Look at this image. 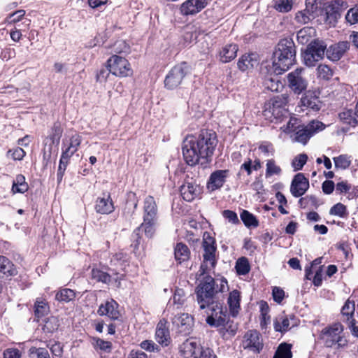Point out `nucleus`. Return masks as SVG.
<instances>
[{"label":"nucleus","instance_id":"1","mask_svg":"<svg viewBox=\"0 0 358 358\" xmlns=\"http://www.w3.org/2000/svg\"><path fill=\"white\" fill-rule=\"evenodd\" d=\"M217 144L216 133L212 130H201L197 135L187 136L182 142L184 160L189 166L199 164L206 168L212 162Z\"/></svg>","mask_w":358,"mask_h":358},{"label":"nucleus","instance_id":"2","mask_svg":"<svg viewBox=\"0 0 358 358\" xmlns=\"http://www.w3.org/2000/svg\"><path fill=\"white\" fill-rule=\"evenodd\" d=\"M227 286V281L224 278L215 280L209 275L203 276L195 289L199 309L204 310L219 303L217 294L224 292Z\"/></svg>","mask_w":358,"mask_h":358},{"label":"nucleus","instance_id":"3","mask_svg":"<svg viewBox=\"0 0 358 358\" xmlns=\"http://www.w3.org/2000/svg\"><path fill=\"white\" fill-rule=\"evenodd\" d=\"M295 45L291 38L281 39L273 54V69L275 74H282L295 62Z\"/></svg>","mask_w":358,"mask_h":358},{"label":"nucleus","instance_id":"4","mask_svg":"<svg viewBox=\"0 0 358 358\" xmlns=\"http://www.w3.org/2000/svg\"><path fill=\"white\" fill-rule=\"evenodd\" d=\"M289 96L282 94L271 98L264 104V115L271 122H280L288 112L286 108Z\"/></svg>","mask_w":358,"mask_h":358},{"label":"nucleus","instance_id":"5","mask_svg":"<svg viewBox=\"0 0 358 358\" xmlns=\"http://www.w3.org/2000/svg\"><path fill=\"white\" fill-rule=\"evenodd\" d=\"M202 247L203 248V262L201 264L198 271L199 277L204 275L208 269L214 268L216 264L215 252L216 245L215 241L210 234L205 232L203 236Z\"/></svg>","mask_w":358,"mask_h":358},{"label":"nucleus","instance_id":"6","mask_svg":"<svg viewBox=\"0 0 358 358\" xmlns=\"http://www.w3.org/2000/svg\"><path fill=\"white\" fill-rule=\"evenodd\" d=\"M180 352L184 358H217L213 350L202 347L192 338L180 345Z\"/></svg>","mask_w":358,"mask_h":358},{"label":"nucleus","instance_id":"7","mask_svg":"<svg viewBox=\"0 0 358 358\" xmlns=\"http://www.w3.org/2000/svg\"><path fill=\"white\" fill-rule=\"evenodd\" d=\"M326 50L327 44L324 41L320 39L312 41L303 54L305 64L309 67L315 66L318 61L324 58Z\"/></svg>","mask_w":358,"mask_h":358},{"label":"nucleus","instance_id":"8","mask_svg":"<svg viewBox=\"0 0 358 358\" xmlns=\"http://www.w3.org/2000/svg\"><path fill=\"white\" fill-rule=\"evenodd\" d=\"M343 328L341 324L324 328L322 331V339L327 348L336 347V348L347 345V340L342 335Z\"/></svg>","mask_w":358,"mask_h":358},{"label":"nucleus","instance_id":"9","mask_svg":"<svg viewBox=\"0 0 358 358\" xmlns=\"http://www.w3.org/2000/svg\"><path fill=\"white\" fill-rule=\"evenodd\" d=\"M109 71L115 76L124 78L133 74L130 63L124 57L114 55L107 60Z\"/></svg>","mask_w":358,"mask_h":358},{"label":"nucleus","instance_id":"10","mask_svg":"<svg viewBox=\"0 0 358 358\" xmlns=\"http://www.w3.org/2000/svg\"><path fill=\"white\" fill-rule=\"evenodd\" d=\"M189 73V67L186 62H182L173 66L164 80L165 87L168 90L177 88L182 84L185 76Z\"/></svg>","mask_w":358,"mask_h":358},{"label":"nucleus","instance_id":"11","mask_svg":"<svg viewBox=\"0 0 358 358\" xmlns=\"http://www.w3.org/2000/svg\"><path fill=\"white\" fill-rule=\"evenodd\" d=\"M324 128L325 125L322 122L313 120L296 131L295 139L299 143L306 144L311 136Z\"/></svg>","mask_w":358,"mask_h":358},{"label":"nucleus","instance_id":"12","mask_svg":"<svg viewBox=\"0 0 358 358\" xmlns=\"http://www.w3.org/2000/svg\"><path fill=\"white\" fill-rule=\"evenodd\" d=\"M303 69L298 68L287 75L288 86L296 94H300L307 88L308 82L302 76Z\"/></svg>","mask_w":358,"mask_h":358},{"label":"nucleus","instance_id":"13","mask_svg":"<svg viewBox=\"0 0 358 358\" xmlns=\"http://www.w3.org/2000/svg\"><path fill=\"white\" fill-rule=\"evenodd\" d=\"M211 310V314L206 320V323L210 327H220L229 318L227 309L223 310L222 304L219 302L208 308Z\"/></svg>","mask_w":358,"mask_h":358},{"label":"nucleus","instance_id":"14","mask_svg":"<svg viewBox=\"0 0 358 358\" xmlns=\"http://www.w3.org/2000/svg\"><path fill=\"white\" fill-rule=\"evenodd\" d=\"M242 345L244 349L259 353L264 346L261 334L256 330L248 331L243 336Z\"/></svg>","mask_w":358,"mask_h":358},{"label":"nucleus","instance_id":"15","mask_svg":"<svg viewBox=\"0 0 358 358\" xmlns=\"http://www.w3.org/2000/svg\"><path fill=\"white\" fill-rule=\"evenodd\" d=\"M208 4V0H186L180 7L182 15H194L201 11Z\"/></svg>","mask_w":358,"mask_h":358},{"label":"nucleus","instance_id":"16","mask_svg":"<svg viewBox=\"0 0 358 358\" xmlns=\"http://www.w3.org/2000/svg\"><path fill=\"white\" fill-rule=\"evenodd\" d=\"M297 325V321L294 315H279L273 321V327L275 331L285 333Z\"/></svg>","mask_w":358,"mask_h":358},{"label":"nucleus","instance_id":"17","mask_svg":"<svg viewBox=\"0 0 358 358\" xmlns=\"http://www.w3.org/2000/svg\"><path fill=\"white\" fill-rule=\"evenodd\" d=\"M309 187L308 180L303 173H297L293 178L290 187L292 194L294 197H299L305 194Z\"/></svg>","mask_w":358,"mask_h":358},{"label":"nucleus","instance_id":"18","mask_svg":"<svg viewBox=\"0 0 358 358\" xmlns=\"http://www.w3.org/2000/svg\"><path fill=\"white\" fill-rule=\"evenodd\" d=\"M173 324L178 328L180 333L187 335L192 331L194 320L190 315L182 313L173 317Z\"/></svg>","mask_w":358,"mask_h":358},{"label":"nucleus","instance_id":"19","mask_svg":"<svg viewBox=\"0 0 358 358\" xmlns=\"http://www.w3.org/2000/svg\"><path fill=\"white\" fill-rule=\"evenodd\" d=\"M349 48L350 43L348 41H341L331 45L326 50L327 57L333 62L338 61Z\"/></svg>","mask_w":358,"mask_h":358},{"label":"nucleus","instance_id":"20","mask_svg":"<svg viewBox=\"0 0 358 358\" xmlns=\"http://www.w3.org/2000/svg\"><path fill=\"white\" fill-rule=\"evenodd\" d=\"M119 305L113 299L106 301L99 306L97 313L101 315H106L111 320H117L120 316L119 310H117Z\"/></svg>","mask_w":358,"mask_h":358},{"label":"nucleus","instance_id":"21","mask_svg":"<svg viewBox=\"0 0 358 358\" xmlns=\"http://www.w3.org/2000/svg\"><path fill=\"white\" fill-rule=\"evenodd\" d=\"M229 175V170H217L213 172L208 182V188L211 191L221 188Z\"/></svg>","mask_w":358,"mask_h":358},{"label":"nucleus","instance_id":"22","mask_svg":"<svg viewBox=\"0 0 358 358\" xmlns=\"http://www.w3.org/2000/svg\"><path fill=\"white\" fill-rule=\"evenodd\" d=\"M157 206L153 196H148L144 200L143 220H158Z\"/></svg>","mask_w":358,"mask_h":358},{"label":"nucleus","instance_id":"23","mask_svg":"<svg viewBox=\"0 0 358 358\" xmlns=\"http://www.w3.org/2000/svg\"><path fill=\"white\" fill-rule=\"evenodd\" d=\"M301 106L313 111H318L321 108L322 103L316 92L306 91L301 99Z\"/></svg>","mask_w":358,"mask_h":358},{"label":"nucleus","instance_id":"24","mask_svg":"<svg viewBox=\"0 0 358 358\" xmlns=\"http://www.w3.org/2000/svg\"><path fill=\"white\" fill-rule=\"evenodd\" d=\"M103 197L97 198L95 204L96 213L109 214L114 210V206L109 193H103Z\"/></svg>","mask_w":358,"mask_h":358},{"label":"nucleus","instance_id":"25","mask_svg":"<svg viewBox=\"0 0 358 358\" xmlns=\"http://www.w3.org/2000/svg\"><path fill=\"white\" fill-rule=\"evenodd\" d=\"M157 341L164 346H167L171 340L169 327L165 320H160L157 324L155 332Z\"/></svg>","mask_w":358,"mask_h":358},{"label":"nucleus","instance_id":"26","mask_svg":"<svg viewBox=\"0 0 358 358\" xmlns=\"http://www.w3.org/2000/svg\"><path fill=\"white\" fill-rule=\"evenodd\" d=\"M180 192L184 200L192 201L199 195L200 187L193 182L186 181L180 186Z\"/></svg>","mask_w":358,"mask_h":358},{"label":"nucleus","instance_id":"27","mask_svg":"<svg viewBox=\"0 0 358 358\" xmlns=\"http://www.w3.org/2000/svg\"><path fill=\"white\" fill-rule=\"evenodd\" d=\"M238 50L236 44H228L222 47L220 51V61L222 63H227L235 59Z\"/></svg>","mask_w":358,"mask_h":358},{"label":"nucleus","instance_id":"28","mask_svg":"<svg viewBox=\"0 0 358 358\" xmlns=\"http://www.w3.org/2000/svg\"><path fill=\"white\" fill-rule=\"evenodd\" d=\"M259 62L257 59V55L255 54H249L243 55L237 63L238 69L245 71L254 68V66L258 65Z\"/></svg>","mask_w":358,"mask_h":358},{"label":"nucleus","instance_id":"29","mask_svg":"<svg viewBox=\"0 0 358 358\" xmlns=\"http://www.w3.org/2000/svg\"><path fill=\"white\" fill-rule=\"evenodd\" d=\"M81 142L82 136L78 134L72 135L69 139V144L66 145L64 144V146L62 147V152L72 157L78 150Z\"/></svg>","mask_w":358,"mask_h":358},{"label":"nucleus","instance_id":"30","mask_svg":"<svg viewBox=\"0 0 358 358\" xmlns=\"http://www.w3.org/2000/svg\"><path fill=\"white\" fill-rule=\"evenodd\" d=\"M240 292L237 289H234L229 293L227 303L229 307V310L233 317H236L240 310Z\"/></svg>","mask_w":358,"mask_h":358},{"label":"nucleus","instance_id":"31","mask_svg":"<svg viewBox=\"0 0 358 358\" xmlns=\"http://www.w3.org/2000/svg\"><path fill=\"white\" fill-rule=\"evenodd\" d=\"M220 334L224 339H229L235 336L238 330V324L229 320L224 322L223 326L219 327Z\"/></svg>","mask_w":358,"mask_h":358},{"label":"nucleus","instance_id":"32","mask_svg":"<svg viewBox=\"0 0 358 358\" xmlns=\"http://www.w3.org/2000/svg\"><path fill=\"white\" fill-rule=\"evenodd\" d=\"M0 273L7 277L13 276L17 273L13 262L6 257L0 255Z\"/></svg>","mask_w":358,"mask_h":358},{"label":"nucleus","instance_id":"33","mask_svg":"<svg viewBox=\"0 0 358 358\" xmlns=\"http://www.w3.org/2000/svg\"><path fill=\"white\" fill-rule=\"evenodd\" d=\"M277 75L278 74L265 76L263 81V85L266 89L271 92H278L283 87V85L277 77Z\"/></svg>","mask_w":358,"mask_h":358},{"label":"nucleus","instance_id":"34","mask_svg":"<svg viewBox=\"0 0 358 358\" xmlns=\"http://www.w3.org/2000/svg\"><path fill=\"white\" fill-rule=\"evenodd\" d=\"M76 296V294L74 290L69 288H62L57 292L55 300L62 303H66L73 301Z\"/></svg>","mask_w":358,"mask_h":358},{"label":"nucleus","instance_id":"35","mask_svg":"<svg viewBox=\"0 0 358 358\" xmlns=\"http://www.w3.org/2000/svg\"><path fill=\"white\" fill-rule=\"evenodd\" d=\"M29 189L28 184L25 181V177L22 174L16 176L15 179L13 181L11 191L13 194L26 192Z\"/></svg>","mask_w":358,"mask_h":358},{"label":"nucleus","instance_id":"36","mask_svg":"<svg viewBox=\"0 0 358 358\" xmlns=\"http://www.w3.org/2000/svg\"><path fill=\"white\" fill-rule=\"evenodd\" d=\"M336 6L331 3L325 9L326 21L329 24H334L341 15L340 10Z\"/></svg>","mask_w":358,"mask_h":358},{"label":"nucleus","instance_id":"37","mask_svg":"<svg viewBox=\"0 0 358 358\" xmlns=\"http://www.w3.org/2000/svg\"><path fill=\"white\" fill-rule=\"evenodd\" d=\"M174 255L176 259L181 263L182 262L187 261L189 259L190 251L185 244L178 243L175 247Z\"/></svg>","mask_w":358,"mask_h":358},{"label":"nucleus","instance_id":"38","mask_svg":"<svg viewBox=\"0 0 358 358\" xmlns=\"http://www.w3.org/2000/svg\"><path fill=\"white\" fill-rule=\"evenodd\" d=\"M49 313V306L45 300L38 298L34 303V315L38 319L48 315Z\"/></svg>","mask_w":358,"mask_h":358},{"label":"nucleus","instance_id":"39","mask_svg":"<svg viewBox=\"0 0 358 358\" xmlns=\"http://www.w3.org/2000/svg\"><path fill=\"white\" fill-rule=\"evenodd\" d=\"M157 220H143L142 224L138 227L141 232H144L146 237L151 238L155 234Z\"/></svg>","mask_w":358,"mask_h":358},{"label":"nucleus","instance_id":"40","mask_svg":"<svg viewBox=\"0 0 358 358\" xmlns=\"http://www.w3.org/2000/svg\"><path fill=\"white\" fill-rule=\"evenodd\" d=\"M315 30L313 27H306L300 29L296 34V38L299 43L306 44L315 34Z\"/></svg>","mask_w":358,"mask_h":358},{"label":"nucleus","instance_id":"41","mask_svg":"<svg viewBox=\"0 0 358 358\" xmlns=\"http://www.w3.org/2000/svg\"><path fill=\"white\" fill-rule=\"evenodd\" d=\"M292 345L287 343H282L278 347L273 358H292V353L291 351Z\"/></svg>","mask_w":358,"mask_h":358},{"label":"nucleus","instance_id":"42","mask_svg":"<svg viewBox=\"0 0 358 358\" xmlns=\"http://www.w3.org/2000/svg\"><path fill=\"white\" fill-rule=\"evenodd\" d=\"M240 216L247 227H257L259 226V222L256 217L249 211L243 210Z\"/></svg>","mask_w":358,"mask_h":358},{"label":"nucleus","instance_id":"43","mask_svg":"<svg viewBox=\"0 0 358 358\" xmlns=\"http://www.w3.org/2000/svg\"><path fill=\"white\" fill-rule=\"evenodd\" d=\"M71 157H70L62 152L59 164V167H58V170H57V181L59 182H60L62 180L63 176L64 175V172L66 169V167L69 164Z\"/></svg>","mask_w":358,"mask_h":358},{"label":"nucleus","instance_id":"44","mask_svg":"<svg viewBox=\"0 0 358 358\" xmlns=\"http://www.w3.org/2000/svg\"><path fill=\"white\" fill-rule=\"evenodd\" d=\"M187 294L185 290L182 288L176 287L175 289L172 299L173 304L177 306V308H180L185 303L187 298Z\"/></svg>","mask_w":358,"mask_h":358},{"label":"nucleus","instance_id":"45","mask_svg":"<svg viewBox=\"0 0 358 358\" xmlns=\"http://www.w3.org/2000/svg\"><path fill=\"white\" fill-rule=\"evenodd\" d=\"M355 114L352 110H347L339 114L340 119L350 127L357 126L358 121L355 117Z\"/></svg>","mask_w":358,"mask_h":358},{"label":"nucleus","instance_id":"46","mask_svg":"<svg viewBox=\"0 0 358 358\" xmlns=\"http://www.w3.org/2000/svg\"><path fill=\"white\" fill-rule=\"evenodd\" d=\"M335 168L340 169H347L351 164L350 157L347 155H341L333 158Z\"/></svg>","mask_w":358,"mask_h":358},{"label":"nucleus","instance_id":"47","mask_svg":"<svg viewBox=\"0 0 358 358\" xmlns=\"http://www.w3.org/2000/svg\"><path fill=\"white\" fill-rule=\"evenodd\" d=\"M355 310V302L351 301L349 299L347 300L341 309V313L343 316L346 317V322H349L351 320H355L353 318Z\"/></svg>","mask_w":358,"mask_h":358},{"label":"nucleus","instance_id":"48","mask_svg":"<svg viewBox=\"0 0 358 358\" xmlns=\"http://www.w3.org/2000/svg\"><path fill=\"white\" fill-rule=\"evenodd\" d=\"M266 178H268L274 175L279 176L282 172L281 168L276 164L275 161L273 159H268L266 161Z\"/></svg>","mask_w":358,"mask_h":358},{"label":"nucleus","instance_id":"49","mask_svg":"<svg viewBox=\"0 0 358 358\" xmlns=\"http://www.w3.org/2000/svg\"><path fill=\"white\" fill-rule=\"evenodd\" d=\"M329 214L341 218H345L348 217V212L346 206L342 203H337L330 208Z\"/></svg>","mask_w":358,"mask_h":358},{"label":"nucleus","instance_id":"50","mask_svg":"<svg viewBox=\"0 0 358 358\" xmlns=\"http://www.w3.org/2000/svg\"><path fill=\"white\" fill-rule=\"evenodd\" d=\"M92 280L95 282H101L103 283H108L110 281V276L106 272H103L98 268H93L91 271Z\"/></svg>","mask_w":358,"mask_h":358},{"label":"nucleus","instance_id":"51","mask_svg":"<svg viewBox=\"0 0 358 358\" xmlns=\"http://www.w3.org/2000/svg\"><path fill=\"white\" fill-rule=\"evenodd\" d=\"M236 270L238 275H246L249 273L250 267L246 257L239 258L236 263Z\"/></svg>","mask_w":358,"mask_h":358},{"label":"nucleus","instance_id":"52","mask_svg":"<svg viewBox=\"0 0 358 358\" xmlns=\"http://www.w3.org/2000/svg\"><path fill=\"white\" fill-rule=\"evenodd\" d=\"M141 232L140 231V228H136L132 233L131 236V248H133V252L136 253L139 245L141 244L142 238L141 236Z\"/></svg>","mask_w":358,"mask_h":358},{"label":"nucleus","instance_id":"53","mask_svg":"<svg viewBox=\"0 0 358 358\" xmlns=\"http://www.w3.org/2000/svg\"><path fill=\"white\" fill-rule=\"evenodd\" d=\"M31 358H50L48 349L44 348L32 347L29 349Z\"/></svg>","mask_w":358,"mask_h":358},{"label":"nucleus","instance_id":"54","mask_svg":"<svg viewBox=\"0 0 358 358\" xmlns=\"http://www.w3.org/2000/svg\"><path fill=\"white\" fill-rule=\"evenodd\" d=\"M292 0H278L275 2L274 8L279 12L287 13L292 8Z\"/></svg>","mask_w":358,"mask_h":358},{"label":"nucleus","instance_id":"55","mask_svg":"<svg viewBox=\"0 0 358 358\" xmlns=\"http://www.w3.org/2000/svg\"><path fill=\"white\" fill-rule=\"evenodd\" d=\"M307 159L308 156L306 154H300L294 157L292 162V166L294 171L301 170L306 164Z\"/></svg>","mask_w":358,"mask_h":358},{"label":"nucleus","instance_id":"56","mask_svg":"<svg viewBox=\"0 0 358 358\" xmlns=\"http://www.w3.org/2000/svg\"><path fill=\"white\" fill-rule=\"evenodd\" d=\"M318 76L324 80H329L333 76L332 70L324 64H320L317 69Z\"/></svg>","mask_w":358,"mask_h":358},{"label":"nucleus","instance_id":"57","mask_svg":"<svg viewBox=\"0 0 358 358\" xmlns=\"http://www.w3.org/2000/svg\"><path fill=\"white\" fill-rule=\"evenodd\" d=\"M140 346L142 349L148 352H159L160 350L159 346L150 340L143 341L140 344Z\"/></svg>","mask_w":358,"mask_h":358},{"label":"nucleus","instance_id":"58","mask_svg":"<svg viewBox=\"0 0 358 358\" xmlns=\"http://www.w3.org/2000/svg\"><path fill=\"white\" fill-rule=\"evenodd\" d=\"M110 71H109V68L108 65L106 67L101 68L96 73V81L101 83H105L109 76Z\"/></svg>","mask_w":358,"mask_h":358},{"label":"nucleus","instance_id":"59","mask_svg":"<svg viewBox=\"0 0 358 358\" xmlns=\"http://www.w3.org/2000/svg\"><path fill=\"white\" fill-rule=\"evenodd\" d=\"M314 17V14L307 13V12H305V10H303V11H299L296 14L295 19L297 22L305 24Z\"/></svg>","mask_w":358,"mask_h":358},{"label":"nucleus","instance_id":"60","mask_svg":"<svg viewBox=\"0 0 358 358\" xmlns=\"http://www.w3.org/2000/svg\"><path fill=\"white\" fill-rule=\"evenodd\" d=\"M94 346L105 352H110L112 348V343L109 341H103L101 338L95 340Z\"/></svg>","mask_w":358,"mask_h":358},{"label":"nucleus","instance_id":"61","mask_svg":"<svg viewBox=\"0 0 358 358\" xmlns=\"http://www.w3.org/2000/svg\"><path fill=\"white\" fill-rule=\"evenodd\" d=\"M346 20L350 24L358 22V7L352 8L348 10L345 16Z\"/></svg>","mask_w":358,"mask_h":358},{"label":"nucleus","instance_id":"62","mask_svg":"<svg viewBox=\"0 0 358 358\" xmlns=\"http://www.w3.org/2000/svg\"><path fill=\"white\" fill-rule=\"evenodd\" d=\"M57 320L55 317L48 319L44 324L43 329L48 332H53L58 329Z\"/></svg>","mask_w":358,"mask_h":358},{"label":"nucleus","instance_id":"63","mask_svg":"<svg viewBox=\"0 0 358 358\" xmlns=\"http://www.w3.org/2000/svg\"><path fill=\"white\" fill-rule=\"evenodd\" d=\"M3 358H21L22 352L17 348H7L3 351Z\"/></svg>","mask_w":358,"mask_h":358},{"label":"nucleus","instance_id":"64","mask_svg":"<svg viewBox=\"0 0 358 358\" xmlns=\"http://www.w3.org/2000/svg\"><path fill=\"white\" fill-rule=\"evenodd\" d=\"M272 294L273 300L278 303H280L284 299L285 292L280 287H274Z\"/></svg>","mask_w":358,"mask_h":358}]
</instances>
